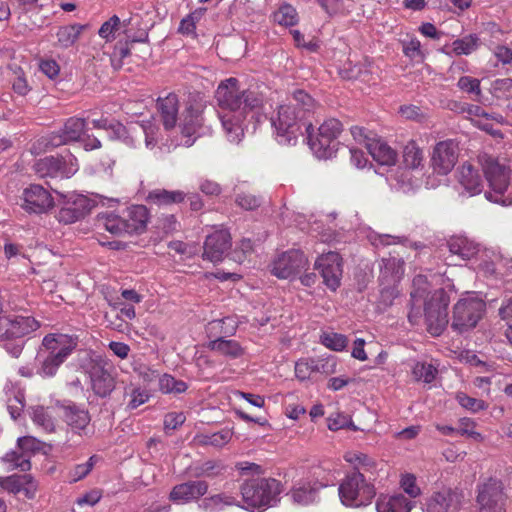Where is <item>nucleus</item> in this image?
Wrapping results in <instances>:
<instances>
[{
    "instance_id": "1",
    "label": "nucleus",
    "mask_w": 512,
    "mask_h": 512,
    "mask_svg": "<svg viewBox=\"0 0 512 512\" xmlns=\"http://www.w3.org/2000/svg\"><path fill=\"white\" fill-rule=\"evenodd\" d=\"M215 97L218 105L227 110L220 120L228 140L239 143L244 136L242 121L249 115L254 118L256 110L262 105V98L256 91L241 90L238 79L233 77L219 84Z\"/></svg>"
},
{
    "instance_id": "2",
    "label": "nucleus",
    "mask_w": 512,
    "mask_h": 512,
    "mask_svg": "<svg viewBox=\"0 0 512 512\" xmlns=\"http://www.w3.org/2000/svg\"><path fill=\"white\" fill-rule=\"evenodd\" d=\"M242 507L250 512H263L280 502L283 492L281 482L271 477H251L239 486Z\"/></svg>"
},
{
    "instance_id": "3",
    "label": "nucleus",
    "mask_w": 512,
    "mask_h": 512,
    "mask_svg": "<svg viewBox=\"0 0 512 512\" xmlns=\"http://www.w3.org/2000/svg\"><path fill=\"white\" fill-rule=\"evenodd\" d=\"M78 338L66 334H48L42 340L43 348L38 352L39 363L36 374L43 378L56 375L59 367L77 347Z\"/></svg>"
},
{
    "instance_id": "4",
    "label": "nucleus",
    "mask_w": 512,
    "mask_h": 512,
    "mask_svg": "<svg viewBox=\"0 0 512 512\" xmlns=\"http://www.w3.org/2000/svg\"><path fill=\"white\" fill-rule=\"evenodd\" d=\"M40 323L31 316H2L0 318V342L14 358H18L24 348V337L36 331Z\"/></svg>"
},
{
    "instance_id": "5",
    "label": "nucleus",
    "mask_w": 512,
    "mask_h": 512,
    "mask_svg": "<svg viewBox=\"0 0 512 512\" xmlns=\"http://www.w3.org/2000/svg\"><path fill=\"white\" fill-rule=\"evenodd\" d=\"M310 123L301 113L294 110V107L284 104L280 105L276 114L271 117L275 138L281 145H295L299 136L306 133V126Z\"/></svg>"
},
{
    "instance_id": "6",
    "label": "nucleus",
    "mask_w": 512,
    "mask_h": 512,
    "mask_svg": "<svg viewBox=\"0 0 512 512\" xmlns=\"http://www.w3.org/2000/svg\"><path fill=\"white\" fill-rule=\"evenodd\" d=\"M343 131L342 123L335 118L325 120L314 134L312 123L306 126V139L310 149L320 159L331 158L338 150V137Z\"/></svg>"
},
{
    "instance_id": "7",
    "label": "nucleus",
    "mask_w": 512,
    "mask_h": 512,
    "mask_svg": "<svg viewBox=\"0 0 512 512\" xmlns=\"http://www.w3.org/2000/svg\"><path fill=\"white\" fill-rule=\"evenodd\" d=\"M338 493L343 505L358 508L371 504L376 490L362 472H350L340 482Z\"/></svg>"
},
{
    "instance_id": "8",
    "label": "nucleus",
    "mask_w": 512,
    "mask_h": 512,
    "mask_svg": "<svg viewBox=\"0 0 512 512\" xmlns=\"http://www.w3.org/2000/svg\"><path fill=\"white\" fill-rule=\"evenodd\" d=\"M486 312V303L476 293H467L453 307L451 328L458 334L473 330Z\"/></svg>"
},
{
    "instance_id": "9",
    "label": "nucleus",
    "mask_w": 512,
    "mask_h": 512,
    "mask_svg": "<svg viewBox=\"0 0 512 512\" xmlns=\"http://www.w3.org/2000/svg\"><path fill=\"white\" fill-rule=\"evenodd\" d=\"M482 169L490 190L485 192V198L493 203L509 206L512 199L505 196L509 185V169L500 164L499 161L491 156L484 155L481 158Z\"/></svg>"
},
{
    "instance_id": "10",
    "label": "nucleus",
    "mask_w": 512,
    "mask_h": 512,
    "mask_svg": "<svg viewBox=\"0 0 512 512\" xmlns=\"http://www.w3.org/2000/svg\"><path fill=\"white\" fill-rule=\"evenodd\" d=\"M34 173L41 179L46 180V184L55 190L50 183L54 179H68L78 170L77 159L69 154L67 156H46L35 161L33 164Z\"/></svg>"
},
{
    "instance_id": "11",
    "label": "nucleus",
    "mask_w": 512,
    "mask_h": 512,
    "mask_svg": "<svg viewBox=\"0 0 512 512\" xmlns=\"http://www.w3.org/2000/svg\"><path fill=\"white\" fill-rule=\"evenodd\" d=\"M450 303L448 292L439 288L436 289L424 302V316L428 331L433 336H439L447 327V308Z\"/></svg>"
},
{
    "instance_id": "12",
    "label": "nucleus",
    "mask_w": 512,
    "mask_h": 512,
    "mask_svg": "<svg viewBox=\"0 0 512 512\" xmlns=\"http://www.w3.org/2000/svg\"><path fill=\"white\" fill-rule=\"evenodd\" d=\"M89 375L91 388L95 395L106 398L115 389V378L112 375V365L102 356H90L83 365Z\"/></svg>"
},
{
    "instance_id": "13",
    "label": "nucleus",
    "mask_w": 512,
    "mask_h": 512,
    "mask_svg": "<svg viewBox=\"0 0 512 512\" xmlns=\"http://www.w3.org/2000/svg\"><path fill=\"white\" fill-rule=\"evenodd\" d=\"M62 199L57 219L60 223L71 224L83 219L97 205V201L83 194L75 192L63 194L54 190Z\"/></svg>"
},
{
    "instance_id": "14",
    "label": "nucleus",
    "mask_w": 512,
    "mask_h": 512,
    "mask_svg": "<svg viewBox=\"0 0 512 512\" xmlns=\"http://www.w3.org/2000/svg\"><path fill=\"white\" fill-rule=\"evenodd\" d=\"M54 205V198L50 191L40 184H30L23 189L20 196V206L29 214L48 213Z\"/></svg>"
},
{
    "instance_id": "15",
    "label": "nucleus",
    "mask_w": 512,
    "mask_h": 512,
    "mask_svg": "<svg viewBox=\"0 0 512 512\" xmlns=\"http://www.w3.org/2000/svg\"><path fill=\"white\" fill-rule=\"evenodd\" d=\"M56 406L60 411L62 420L74 434L79 436L88 435L91 417L86 408L70 400L57 401Z\"/></svg>"
},
{
    "instance_id": "16",
    "label": "nucleus",
    "mask_w": 512,
    "mask_h": 512,
    "mask_svg": "<svg viewBox=\"0 0 512 512\" xmlns=\"http://www.w3.org/2000/svg\"><path fill=\"white\" fill-rule=\"evenodd\" d=\"M459 157V146L455 140L447 139L438 142L432 152L431 167L438 175H448Z\"/></svg>"
},
{
    "instance_id": "17",
    "label": "nucleus",
    "mask_w": 512,
    "mask_h": 512,
    "mask_svg": "<svg viewBox=\"0 0 512 512\" xmlns=\"http://www.w3.org/2000/svg\"><path fill=\"white\" fill-rule=\"evenodd\" d=\"M308 260L300 250H288L280 254L272 263L271 273L280 279H288L299 274Z\"/></svg>"
},
{
    "instance_id": "18",
    "label": "nucleus",
    "mask_w": 512,
    "mask_h": 512,
    "mask_svg": "<svg viewBox=\"0 0 512 512\" xmlns=\"http://www.w3.org/2000/svg\"><path fill=\"white\" fill-rule=\"evenodd\" d=\"M342 258L337 252H328L317 258L314 264L323 279V283L332 291H335L341 284Z\"/></svg>"
},
{
    "instance_id": "19",
    "label": "nucleus",
    "mask_w": 512,
    "mask_h": 512,
    "mask_svg": "<svg viewBox=\"0 0 512 512\" xmlns=\"http://www.w3.org/2000/svg\"><path fill=\"white\" fill-rule=\"evenodd\" d=\"M477 502L480 505L479 512H505V496L501 482L489 479L480 487Z\"/></svg>"
},
{
    "instance_id": "20",
    "label": "nucleus",
    "mask_w": 512,
    "mask_h": 512,
    "mask_svg": "<svg viewBox=\"0 0 512 512\" xmlns=\"http://www.w3.org/2000/svg\"><path fill=\"white\" fill-rule=\"evenodd\" d=\"M463 495L451 488L434 491L425 501L424 512H458Z\"/></svg>"
},
{
    "instance_id": "21",
    "label": "nucleus",
    "mask_w": 512,
    "mask_h": 512,
    "mask_svg": "<svg viewBox=\"0 0 512 512\" xmlns=\"http://www.w3.org/2000/svg\"><path fill=\"white\" fill-rule=\"evenodd\" d=\"M208 489L209 485L204 480H188L175 485L171 489L169 500L179 505L197 502L207 494Z\"/></svg>"
},
{
    "instance_id": "22",
    "label": "nucleus",
    "mask_w": 512,
    "mask_h": 512,
    "mask_svg": "<svg viewBox=\"0 0 512 512\" xmlns=\"http://www.w3.org/2000/svg\"><path fill=\"white\" fill-rule=\"evenodd\" d=\"M231 245V236L228 231H214L205 239L203 259L213 263L221 262L230 250Z\"/></svg>"
},
{
    "instance_id": "23",
    "label": "nucleus",
    "mask_w": 512,
    "mask_h": 512,
    "mask_svg": "<svg viewBox=\"0 0 512 512\" xmlns=\"http://www.w3.org/2000/svg\"><path fill=\"white\" fill-rule=\"evenodd\" d=\"M0 486L7 492L22 495L26 499H34L38 490V482L30 474L0 477Z\"/></svg>"
},
{
    "instance_id": "24",
    "label": "nucleus",
    "mask_w": 512,
    "mask_h": 512,
    "mask_svg": "<svg viewBox=\"0 0 512 512\" xmlns=\"http://www.w3.org/2000/svg\"><path fill=\"white\" fill-rule=\"evenodd\" d=\"M325 485L317 480L300 479L294 483L287 495L291 501L300 506H307L317 502L319 491Z\"/></svg>"
},
{
    "instance_id": "25",
    "label": "nucleus",
    "mask_w": 512,
    "mask_h": 512,
    "mask_svg": "<svg viewBox=\"0 0 512 512\" xmlns=\"http://www.w3.org/2000/svg\"><path fill=\"white\" fill-rule=\"evenodd\" d=\"M85 127V119L71 117L64 123L59 131L53 132L50 135L47 145L59 147L69 142L79 141L84 134Z\"/></svg>"
},
{
    "instance_id": "26",
    "label": "nucleus",
    "mask_w": 512,
    "mask_h": 512,
    "mask_svg": "<svg viewBox=\"0 0 512 512\" xmlns=\"http://www.w3.org/2000/svg\"><path fill=\"white\" fill-rule=\"evenodd\" d=\"M203 125L204 116L201 107L194 105L187 106L183 111L179 122L182 135L188 138L185 141L187 146L194 143L195 138L191 139V137L199 135Z\"/></svg>"
},
{
    "instance_id": "27",
    "label": "nucleus",
    "mask_w": 512,
    "mask_h": 512,
    "mask_svg": "<svg viewBox=\"0 0 512 512\" xmlns=\"http://www.w3.org/2000/svg\"><path fill=\"white\" fill-rule=\"evenodd\" d=\"M414 289L410 293V311L408 313V320L411 324L415 325L419 322L422 316V306L427 298L428 283L423 275H417L413 279Z\"/></svg>"
},
{
    "instance_id": "28",
    "label": "nucleus",
    "mask_w": 512,
    "mask_h": 512,
    "mask_svg": "<svg viewBox=\"0 0 512 512\" xmlns=\"http://www.w3.org/2000/svg\"><path fill=\"white\" fill-rule=\"evenodd\" d=\"M157 109L160 114L161 122L165 130H171L176 127L179 112V100L178 96L174 93L168 94L164 98L157 100Z\"/></svg>"
},
{
    "instance_id": "29",
    "label": "nucleus",
    "mask_w": 512,
    "mask_h": 512,
    "mask_svg": "<svg viewBox=\"0 0 512 512\" xmlns=\"http://www.w3.org/2000/svg\"><path fill=\"white\" fill-rule=\"evenodd\" d=\"M128 235L142 234L147 227L149 212L144 205H132L123 210Z\"/></svg>"
},
{
    "instance_id": "30",
    "label": "nucleus",
    "mask_w": 512,
    "mask_h": 512,
    "mask_svg": "<svg viewBox=\"0 0 512 512\" xmlns=\"http://www.w3.org/2000/svg\"><path fill=\"white\" fill-rule=\"evenodd\" d=\"M457 178L459 184L468 193L469 196H474L481 193L483 189L482 178L471 164L464 163L457 170Z\"/></svg>"
},
{
    "instance_id": "31",
    "label": "nucleus",
    "mask_w": 512,
    "mask_h": 512,
    "mask_svg": "<svg viewBox=\"0 0 512 512\" xmlns=\"http://www.w3.org/2000/svg\"><path fill=\"white\" fill-rule=\"evenodd\" d=\"M414 502L402 494L380 495L376 501L377 512H410Z\"/></svg>"
},
{
    "instance_id": "32",
    "label": "nucleus",
    "mask_w": 512,
    "mask_h": 512,
    "mask_svg": "<svg viewBox=\"0 0 512 512\" xmlns=\"http://www.w3.org/2000/svg\"><path fill=\"white\" fill-rule=\"evenodd\" d=\"M367 148L373 159L380 165L392 166L397 161V152L386 142L378 139L367 143Z\"/></svg>"
},
{
    "instance_id": "33",
    "label": "nucleus",
    "mask_w": 512,
    "mask_h": 512,
    "mask_svg": "<svg viewBox=\"0 0 512 512\" xmlns=\"http://www.w3.org/2000/svg\"><path fill=\"white\" fill-rule=\"evenodd\" d=\"M284 105L294 107V110L298 111L299 114L301 113L302 116L308 119L309 115L315 110L316 101L305 90L296 89L288 96L287 103Z\"/></svg>"
},
{
    "instance_id": "34",
    "label": "nucleus",
    "mask_w": 512,
    "mask_h": 512,
    "mask_svg": "<svg viewBox=\"0 0 512 512\" xmlns=\"http://www.w3.org/2000/svg\"><path fill=\"white\" fill-rule=\"evenodd\" d=\"M208 348L222 356L236 359L244 355L245 350L236 340L219 337L208 343Z\"/></svg>"
},
{
    "instance_id": "35",
    "label": "nucleus",
    "mask_w": 512,
    "mask_h": 512,
    "mask_svg": "<svg viewBox=\"0 0 512 512\" xmlns=\"http://www.w3.org/2000/svg\"><path fill=\"white\" fill-rule=\"evenodd\" d=\"M97 224L116 236L128 234L123 213L121 215L114 212L100 213L97 216Z\"/></svg>"
},
{
    "instance_id": "36",
    "label": "nucleus",
    "mask_w": 512,
    "mask_h": 512,
    "mask_svg": "<svg viewBox=\"0 0 512 512\" xmlns=\"http://www.w3.org/2000/svg\"><path fill=\"white\" fill-rule=\"evenodd\" d=\"M447 247L452 255H456L462 260L472 258L477 254V245L464 236H453L447 242Z\"/></svg>"
},
{
    "instance_id": "37",
    "label": "nucleus",
    "mask_w": 512,
    "mask_h": 512,
    "mask_svg": "<svg viewBox=\"0 0 512 512\" xmlns=\"http://www.w3.org/2000/svg\"><path fill=\"white\" fill-rule=\"evenodd\" d=\"M186 194L180 190L154 189L147 195V201L157 206H169L184 201Z\"/></svg>"
},
{
    "instance_id": "38",
    "label": "nucleus",
    "mask_w": 512,
    "mask_h": 512,
    "mask_svg": "<svg viewBox=\"0 0 512 512\" xmlns=\"http://www.w3.org/2000/svg\"><path fill=\"white\" fill-rule=\"evenodd\" d=\"M404 261L400 258L389 257L382 259L380 279L390 283L398 282L404 273Z\"/></svg>"
},
{
    "instance_id": "39",
    "label": "nucleus",
    "mask_w": 512,
    "mask_h": 512,
    "mask_svg": "<svg viewBox=\"0 0 512 512\" xmlns=\"http://www.w3.org/2000/svg\"><path fill=\"white\" fill-rule=\"evenodd\" d=\"M233 505L240 506L235 497L227 495L225 493H219L212 495L210 497L203 498L201 503L199 504V507L205 512H220L226 506Z\"/></svg>"
},
{
    "instance_id": "40",
    "label": "nucleus",
    "mask_w": 512,
    "mask_h": 512,
    "mask_svg": "<svg viewBox=\"0 0 512 512\" xmlns=\"http://www.w3.org/2000/svg\"><path fill=\"white\" fill-rule=\"evenodd\" d=\"M344 459L353 466V472H372L376 470L375 460L365 453L349 451L345 453Z\"/></svg>"
},
{
    "instance_id": "41",
    "label": "nucleus",
    "mask_w": 512,
    "mask_h": 512,
    "mask_svg": "<svg viewBox=\"0 0 512 512\" xmlns=\"http://www.w3.org/2000/svg\"><path fill=\"white\" fill-rule=\"evenodd\" d=\"M232 431L230 429H222L215 433H202L196 436L198 444L202 446H213L222 448L232 439Z\"/></svg>"
},
{
    "instance_id": "42",
    "label": "nucleus",
    "mask_w": 512,
    "mask_h": 512,
    "mask_svg": "<svg viewBox=\"0 0 512 512\" xmlns=\"http://www.w3.org/2000/svg\"><path fill=\"white\" fill-rule=\"evenodd\" d=\"M480 45V38L477 34H469L456 39L452 43L453 52L456 55H469L476 51Z\"/></svg>"
},
{
    "instance_id": "43",
    "label": "nucleus",
    "mask_w": 512,
    "mask_h": 512,
    "mask_svg": "<svg viewBox=\"0 0 512 512\" xmlns=\"http://www.w3.org/2000/svg\"><path fill=\"white\" fill-rule=\"evenodd\" d=\"M85 26L79 24L62 26L57 31V39L62 47L72 46L79 38Z\"/></svg>"
},
{
    "instance_id": "44",
    "label": "nucleus",
    "mask_w": 512,
    "mask_h": 512,
    "mask_svg": "<svg viewBox=\"0 0 512 512\" xmlns=\"http://www.w3.org/2000/svg\"><path fill=\"white\" fill-rule=\"evenodd\" d=\"M402 157L406 168L416 169L422 165L423 152L415 141H410L404 147Z\"/></svg>"
},
{
    "instance_id": "45",
    "label": "nucleus",
    "mask_w": 512,
    "mask_h": 512,
    "mask_svg": "<svg viewBox=\"0 0 512 512\" xmlns=\"http://www.w3.org/2000/svg\"><path fill=\"white\" fill-rule=\"evenodd\" d=\"M2 461L9 463L12 469L19 468L21 471H28L31 468L30 455L21 450H11L7 452Z\"/></svg>"
},
{
    "instance_id": "46",
    "label": "nucleus",
    "mask_w": 512,
    "mask_h": 512,
    "mask_svg": "<svg viewBox=\"0 0 512 512\" xmlns=\"http://www.w3.org/2000/svg\"><path fill=\"white\" fill-rule=\"evenodd\" d=\"M273 20L279 25L290 27L298 23V14L292 5L285 3L274 12Z\"/></svg>"
},
{
    "instance_id": "47",
    "label": "nucleus",
    "mask_w": 512,
    "mask_h": 512,
    "mask_svg": "<svg viewBox=\"0 0 512 512\" xmlns=\"http://www.w3.org/2000/svg\"><path fill=\"white\" fill-rule=\"evenodd\" d=\"M140 23V16H131L121 21L120 27L124 29V33L131 42H146L148 40V32L145 29L138 31L137 35H134L132 30Z\"/></svg>"
},
{
    "instance_id": "48",
    "label": "nucleus",
    "mask_w": 512,
    "mask_h": 512,
    "mask_svg": "<svg viewBox=\"0 0 512 512\" xmlns=\"http://www.w3.org/2000/svg\"><path fill=\"white\" fill-rule=\"evenodd\" d=\"M188 388L186 382L177 380L169 374H164L159 379V389L161 392L169 394H181L184 393Z\"/></svg>"
},
{
    "instance_id": "49",
    "label": "nucleus",
    "mask_w": 512,
    "mask_h": 512,
    "mask_svg": "<svg viewBox=\"0 0 512 512\" xmlns=\"http://www.w3.org/2000/svg\"><path fill=\"white\" fill-rule=\"evenodd\" d=\"M97 461L98 456L92 455L87 462L74 465L68 472L69 482L76 483L84 479L92 471Z\"/></svg>"
},
{
    "instance_id": "50",
    "label": "nucleus",
    "mask_w": 512,
    "mask_h": 512,
    "mask_svg": "<svg viewBox=\"0 0 512 512\" xmlns=\"http://www.w3.org/2000/svg\"><path fill=\"white\" fill-rule=\"evenodd\" d=\"M31 417L34 424L41 427L44 431L53 432L55 430L54 419L44 407H34L31 412Z\"/></svg>"
},
{
    "instance_id": "51",
    "label": "nucleus",
    "mask_w": 512,
    "mask_h": 512,
    "mask_svg": "<svg viewBox=\"0 0 512 512\" xmlns=\"http://www.w3.org/2000/svg\"><path fill=\"white\" fill-rule=\"evenodd\" d=\"M14 78L12 79V89L19 96H26L31 91L23 69L18 65H10Z\"/></svg>"
},
{
    "instance_id": "52",
    "label": "nucleus",
    "mask_w": 512,
    "mask_h": 512,
    "mask_svg": "<svg viewBox=\"0 0 512 512\" xmlns=\"http://www.w3.org/2000/svg\"><path fill=\"white\" fill-rule=\"evenodd\" d=\"M225 466L221 461L208 460L195 467V476L199 477H216L222 474Z\"/></svg>"
},
{
    "instance_id": "53",
    "label": "nucleus",
    "mask_w": 512,
    "mask_h": 512,
    "mask_svg": "<svg viewBox=\"0 0 512 512\" xmlns=\"http://www.w3.org/2000/svg\"><path fill=\"white\" fill-rule=\"evenodd\" d=\"M96 129L110 130L115 138H121L127 133L126 127L114 119L100 118L92 121Z\"/></svg>"
},
{
    "instance_id": "54",
    "label": "nucleus",
    "mask_w": 512,
    "mask_h": 512,
    "mask_svg": "<svg viewBox=\"0 0 512 512\" xmlns=\"http://www.w3.org/2000/svg\"><path fill=\"white\" fill-rule=\"evenodd\" d=\"M437 370L432 364L417 362L412 369L413 377L416 381L431 383L436 376Z\"/></svg>"
},
{
    "instance_id": "55",
    "label": "nucleus",
    "mask_w": 512,
    "mask_h": 512,
    "mask_svg": "<svg viewBox=\"0 0 512 512\" xmlns=\"http://www.w3.org/2000/svg\"><path fill=\"white\" fill-rule=\"evenodd\" d=\"M456 400L460 406L473 413L485 410L488 407V404L485 401L470 397L463 392H458L456 394Z\"/></svg>"
},
{
    "instance_id": "56",
    "label": "nucleus",
    "mask_w": 512,
    "mask_h": 512,
    "mask_svg": "<svg viewBox=\"0 0 512 512\" xmlns=\"http://www.w3.org/2000/svg\"><path fill=\"white\" fill-rule=\"evenodd\" d=\"M321 342L327 348L334 351H342L348 344V339L345 335L339 333H325L321 337Z\"/></svg>"
},
{
    "instance_id": "57",
    "label": "nucleus",
    "mask_w": 512,
    "mask_h": 512,
    "mask_svg": "<svg viewBox=\"0 0 512 512\" xmlns=\"http://www.w3.org/2000/svg\"><path fill=\"white\" fill-rule=\"evenodd\" d=\"M328 428L332 431H337L343 428H350L351 430H357V427L353 424L352 419L349 415L343 413H335L328 417Z\"/></svg>"
},
{
    "instance_id": "58",
    "label": "nucleus",
    "mask_w": 512,
    "mask_h": 512,
    "mask_svg": "<svg viewBox=\"0 0 512 512\" xmlns=\"http://www.w3.org/2000/svg\"><path fill=\"white\" fill-rule=\"evenodd\" d=\"M318 370L314 360L301 359L295 364V375L301 381L308 379L313 372Z\"/></svg>"
},
{
    "instance_id": "59",
    "label": "nucleus",
    "mask_w": 512,
    "mask_h": 512,
    "mask_svg": "<svg viewBox=\"0 0 512 512\" xmlns=\"http://www.w3.org/2000/svg\"><path fill=\"white\" fill-rule=\"evenodd\" d=\"M457 86L464 92L473 94L474 99L481 95L480 80L471 76H462L459 78Z\"/></svg>"
},
{
    "instance_id": "60",
    "label": "nucleus",
    "mask_w": 512,
    "mask_h": 512,
    "mask_svg": "<svg viewBox=\"0 0 512 512\" xmlns=\"http://www.w3.org/2000/svg\"><path fill=\"white\" fill-rule=\"evenodd\" d=\"M120 24V18L117 15H113L101 25L98 31L99 36L106 41L113 40L115 38V31L120 27Z\"/></svg>"
},
{
    "instance_id": "61",
    "label": "nucleus",
    "mask_w": 512,
    "mask_h": 512,
    "mask_svg": "<svg viewBox=\"0 0 512 512\" xmlns=\"http://www.w3.org/2000/svg\"><path fill=\"white\" fill-rule=\"evenodd\" d=\"M476 424L470 418H462L459 421V427L457 428V434L466 435L475 441H482L483 436L474 430Z\"/></svg>"
},
{
    "instance_id": "62",
    "label": "nucleus",
    "mask_w": 512,
    "mask_h": 512,
    "mask_svg": "<svg viewBox=\"0 0 512 512\" xmlns=\"http://www.w3.org/2000/svg\"><path fill=\"white\" fill-rule=\"evenodd\" d=\"M235 202L245 210H254L261 205V198L250 193H239Z\"/></svg>"
},
{
    "instance_id": "63",
    "label": "nucleus",
    "mask_w": 512,
    "mask_h": 512,
    "mask_svg": "<svg viewBox=\"0 0 512 512\" xmlns=\"http://www.w3.org/2000/svg\"><path fill=\"white\" fill-rule=\"evenodd\" d=\"M401 487L405 493H407L410 497L416 498L420 496L421 489L416 483V477L413 474H405L402 476L400 481Z\"/></svg>"
},
{
    "instance_id": "64",
    "label": "nucleus",
    "mask_w": 512,
    "mask_h": 512,
    "mask_svg": "<svg viewBox=\"0 0 512 512\" xmlns=\"http://www.w3.org/2000/svg\"><path fill=\"white\" fill-rule=\"evenodd\" d=\"M402 51L404 55L410 59L422 56L421 43L417 38H412L409 41H402Z\"/></svg>"
}]
</instances>
